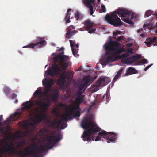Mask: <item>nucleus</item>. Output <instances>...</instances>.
Wrapping results in <instances>:
<instances>
[{
	"label": "nucleus",
	"mask_w": 157,
	"mask_h": 157,
	"mask_svg": "<svg viewBox=\"0 0 157 157\" xmlns=\"http://www.w3.org/2000/svg\"><path fill=\"white\" fill-rule=\"evenodd\" d=\"M61 139L62 136L59 133H58L56 137L53 133L51 135L47 137V140L48 142L44 145L41 144L38 148L36 143H31L25 149L26 151L25 153H23L21 150L19 151L16 150V148L20 147L22 146L21 144L19 143V142L17 143V146L15 148L12 143H7L0 150L1 153H0V157H2V154L8 152L10 155L15 154L19 157H26L29 155H32L34 157H40L41 153L47 150L52 148L54 145Z\"/></svg>",
	"instance_id": "nucleus-1"
},
{
	"label": "nucleus",
	"mask_w": 157,
	"mask_h": 157,
	"mask_svg": "<svg viewBox=\"0 0 157 157\" xmlns=\"http://www.w3.org/2000/svg\"><path fill=\"white\" fill-rule=\"evenodd\" d=\"M117 14L124 22L131 25L134 24V23L130 20V18H132L133 14L127 10L121 9L118 10L117 11H115L111 12L110 15L107 14L105 17V20L109 23L114 27H120L122 25V22Z\"/></svg>",
	"instance_id": "nucleus-2"
},
{
	"label": "nucleus",
	"mask_w": 157,
	"mask_h": 157,
	"mask_svg": "<svg viewBox=\"0 0 157 157\" xmlns=\"http://www.w3.org/2000/svg\"><path fill=\"white\" fill-rule=\"evenodd\" d=\"M81 125L84 129L87 130L84 131L81 136L84 141H93L94 139V137H90L91 135L99 132L101 128L95 123L93 122L88 117L84 118L81 121Z\"/></svg>",
	"instance_id": "nucleus-3"
},
{
	"label": "nucleus",
	"mask_w": 157,
	"mask_h": 157,
	"mask_svg": "<svg viewBox=\"0 0 157 157\" xmlns=\"http://www.w3.org/2000/svg\"><path fill=\"white\" fill-rule=\"evenodd\" d=\"M118 47H121L120 43L116 41H113L110 39L105 45V49L106 51L105 55H111L115 56V58L117 59L120 57V54L126 51V49L124 48L118 49Z\"/></svg>",
	"instance_id": "nucleus-4"
},
{
	"label": "nucleus",
	"mask_w": 157,
	"mask_h": 157,
	"mask_svg": "<svg viewBox=\"0 0 157 157\" xmlns=\"http://www.w3.org/2000/svg\"><path fill=\"white\" fill-rule=\"evenodd\" d=\"M76 108L75 106L71 107V109L66 111L62 115V117L61 120H59L58 121L55 120L54 121H50L49 124L51 127H53L54 128H57L60 125L61 122L63 121H67L68 119H71V115L74 113L75 110Z\"/></svg>",
	"instance_id": "nucleus-5"
},
{
	"label": "nucleus",
	"mask_w": 157,
	"mask_h": 157,
	"mask_svg": "<svg viewBox=\"0 0 157 157\" xmlns=\"http://www.w3.org/2000/svg\"><path fill=\"white\" fill-rule=\"evenodd\" d=\"M64 52L63 51L61 53L57 54L53 58V60L54 63H56L58 60H59L60 63L61 68L63 70L67 69L69 64V62H66L69 59V56L64 55Z\"/></svg>",
	"instance_id": "nucleus-6"
},
{
	"label": "nucleus",
	"mask_w": 157,
	"mask_h": 157,
	"mask_svg": "<svg viewBox=\"0 0 157 157\" xmlns=\"http://www.w3.org/2000/svg\"><path fill=\"white\" fill-rule=\"evenodd\" d=\"M107 140L106 141L108 143L112 142L116 139V134L112 132H107L106 131L103 130L99 132L95 139L96 141L100 140L101 139L100 136Z\"/></svg>",
	"instance_id": "nucleus-7"
},
{
	"label": "nucleus",
	"mask_w": 157,
	"mask_h": 157,
	"mask_svg": "<svg viewBox=\"0 0 157 157\" xmlns=\"http://www.w3.org/2000/svg\"><path fill=\"white\" fill-rule=\"evenodd\" d=\"M61 71L59 66L56 64V63H53L51 67L48 69L47 72L48 75L51 77L56 76L57 77L60 74Z\"/></svg>",
	"instance_id": "nucleus-8"
},
{
	"label": "nucleus",
	"mask_w": 157,
	"mask_h": 157,
	"mask_svg": "<svg viewBox=\"0 0 157 157\" xmlns=\"http://www.w3.org/2000/svg\"><path fill=\"white\" fill-rule=\"evenodd\" d=\"M22 113L20 112H16L13 114L11 115L6 120H5L3 124H8L11 121H16L21 118Z\"/></svg>",
	"instance_id": "nucleus-9"
},
{
	"label": "nucleus",
	"mask_w": 157,
	"mask_h": 157,
	"mask_svg": "<svg viewBox=\"0 0 157 157\" xmlns=\"http://www.w3.org/2000/svg\"><path fill=\"white\" fill-rule=\"evenodd\" d=\"M84 24L85 26L84 27V30L88 31V33L90 34L94 32L96 30L95 28L90 29L93 27L94 23L89 20H86L84 22Z\"/></svg>",
	"instance_id": "nucleus-10"
},
{
	"label": "nucleus",
	"mask_w": 157,
	"mask_h": 157,
	"mask_svg": "<svg viewBox=\"0 0 157 157\" xmlns=\"http://www.w3.org/2000/svg\"><path fill=\"white\" fill-rule=\"evenodd\" d=\"M38 42L36 43H33L29 44L28 45L24 46L23 48H33L35 46H40L41 45H43L45 43V41L44 38L42 37H38L37 39Z\"/></svg>",
	"instance_id": "nucleus-11"
},
{
	"label": "nucleus",
	"mask_w": 157,
	"mask_h": 157,
	"mask_svg": "<svg viewBox=\"0 0 157 157\" xmlns=\"http://www.w3.org/2000/svg\"><path fill=\"white\" fill-rule=\"evenodd\" d=\"M85 97V95H82L81 96H79V97H77L75 99V100L74 101V103L76 105V106H75L74 105L71 106L69 107V110H70L71 109V107L72 106H75L76 108L75 109V111L76 110V109L79 108V105L80 103H81L84 100V97Z\"/></svg>",
	"instance_id": "nucleus-12"
},
{
	"label": "nucleus",
	"mask_w": 157,
	"mask_h": 157,
	"mask_svg": "<svg viewBox=\"0 0 157 157\" xmlns=\"http://www.w3.org/2000/svg\"><path fill=\"white\" fill-rule=\"evenodd\" d=\"M94 0H82V2L85 6L89 8L90 15H92L94 13L93 8L92 4L94 2Z\"/></svg>",
	"instance_id": "nucleus-13"
},
{
	"label": "nucleus",
	"mask_w": 157,
	"mask_h": 157,
	"mask_svg": "<svg viewBox=\"0 0 157 157\" xmlns=\"http://www.w3.org/2000/svg\"><path fill=\"white\" fill-rule=\"evenodd\" d=\"M35 102L36 105L41 107L44 110L46 109H47L48 107L50 106V103L49 100L46 103L39 100H36Z\"/></svg>",
	"instance_id": "nucleus-14"
},
{
	"label": "nucleus",
	"mask_w": 157,
	"mask_h": 157,
	"mask_svg": "<svg viewBox=\"0 0 157 157\" xmlns=\"http://www.w3.org/2000/svg\"><path fill=\"white\" fill-rule=\"evenodd\" d=\"M75 28V26L71 25L67 29L66 33V37L68 39L71 37L73 36V34L75 33L76 31L75 30L71 31V29H74Z\"/></svg>",
	"instance_id": "nucleus-15"
},
{
	"label": "nucleus",
	"mask_w": 157,
	"mask_h": 157,
	"mask_svg": "<svg viewBox=\"0 0 157 157\" xmlns=\"http://www.w3.org/2000/svg\"><path fill=\"white\" fill-rule=\"evenodd\" d=\"M117 58H115V56H113V57L111 56H109L103 60L102 64L106 65L110 63L117 60Z\"/></svg>",
	"instance_id": "nucleus-16"
},
{
	"label": "nucleus",
	"mask_w": 157,
	"mask_h": 157,
	"mask_svg": "<svg viewBox=\"0 0 157 157\" xmlns=\"http://www.w3.org/2000/svg\"><path fill=\"white\" fill-rule=\"evenodd\" d=\"M47 115L43 113H41L38 114L35 118V121L37 123L40 122L42 121L46 118Z\"/></svg>",
	"instance_id": "nucleus-17"
},
{
	"label": "nucleus",
	"mask_w": 157,
	"mask_h": 157,
	"mask_svg": "<svg viewBox=\"0 0 157 157\" xmlns=\"http://www.w3.org/2000/svg\"><path fill=\"white\" fill-rule=\"evenodd\" d=\"M137 73L138 71L136 70L132 67H130L126 70V74L124 75H123V76H127L131 74H135Z\"/></svg>",
	"instance_id": "nucleus-18"
},
{
	"label": "nucleus",
	"mask_w": 157,
	"mask_h": 157,
	"mask_svg": "<svg viewBox=\"0 0 157 157\" xmlns=\"http://www.w3.org/2000/svg\"><path fill=\"white\" fill-rule=\"evenodd\" d=\"M45 80L46 81H43L42 83L43 85H47V86H50L51 88V86L54 84V81L52 79H51L49 80H47V78H45Z\"/></svg>",
	"instance_id": "nucleus-19"
},
{
	"label": "nucleus",
	"mask_w": 157,
	"mask_h": 157,
	"mask_svg": "<svg viewBox=\"0 0 157 157\" xmlns=\"http://www.w3.org/2000/svg\"><path fill=\"white\" fill-rule=\"evenodd\" d=\"M91 78L89 77H84L82 81V84L86 86L88 84H90V82Z\"/></svg>",
	"instance_id": "nucleus-20"
},
{
	"label": "nucleus",
	"mask_w": 157,
	"mask_h": 157,
	"mask_svg": "<svg viewBox=\"0 0 157 157\" xmlns=\"http://www.w3.org/2000/svg\"><path fill=\"white\" fill-rule=\"evenodd\" d=\"M105 85L103 77L100 78L97 81L96 86H104Z\"/></svg>",
	"instance_id": "nucleus-21"
},
{
	"label": "nucleus",
	"mask_w": 157,
	"mask_h": 157,
	"mask_svg": "<svg viewBox=\"0 0 157 157\" xmlns=\"http://www.w3.org/2000/svg\"><path fill=\"white\" fill-rule=\"evenodd\" d=\"M71 10L70 9H69L67 11V13L66 14L65 17V19L66 23H70L71 21L70 20V12L71 11Z\"/></svg>",
	"instance_id": "nucleus-22"
},
{
	"label": "nucleus",
	"mask_w": 157,
	"mask_h": 157,
	"mask_svg": "<svg viewBox=\"0 0 157 157\" xmlns=\"http://www.w3.org/2000/svg\"><path fill=\"white\" fill-rule=\"evenodd\" d=\"M70 42L72 53L74 56H75V54H77L76 49L73 47L75 44V42L74 41L70 40Z\"/></svg>",
	"instance_id": "nucleus-23"
},
{
	"label": "nucleus",
	"mask_w": 157,
	"mask_h": 157,
	"mask_svg": "<svg viewBox=\"0 0 157 157\" xmlns=\"http://www.w3.org/2000/svg\"><path fill=\"white\" fill-rule=\"evenodd\" d=\"M22 105L24 106L23 108L27 110H29L32 106L33 104L31 103H28V102H24Z\"/></svg>",
	"instance_id": "nucleus-24"
},
{
	"label": "nucleus",
	"mask_w": 157,
	"mask_h": 157,
	"mask_svg": "<svg viewBox=\"0 0 157 157\" xmlns=\"http://www.w3.org/2000/svg\"><path fill=\"white\" fill-rule=\"evenodd\" d=\"M123 70V69H121L118 71L117 74L113 78V82H115L118 79V78L120 77V76Z\"/></svg>",
	"instance_id": "nucleus-25"
},
{
	"label": "nucleus",
	"mask_w": 157,
	"mask_h": 157,
	"mask_svg": "<svg viewBox=\"0 0 157 157\" xmlns=\"http://www.w3.org/2000/svg\"><path fill=\"white\" fill-rule=\"evenodd\" d=\"M135 61L134 59L132 56L130 57L125 59L124 63L128 64H132Z\"/></svg>",
	"instance_id": "nucleus-26"
},
{
	"label": "nucleus",
	"mask_w": 157,
	"mask_h": 157,
	"mask_svg": "<svg viewBox=\"0 0 157 157\" xmlns=\"http://www.w3.org/2000/svg\"><path fill=\"white\" fill-rule=\"evenodd\" d=\"M65 83V80L60 77L57 81V83L60 86H64Z\"/></svg>",
	"instance_id": "nucleus-27"
},
{
	"label": "nucleus",
	"mask_w": 157,
	"mask_h": 157,
	"mask_svg": "<svg viewBox=\"0 0 157 157\" xmlns=\"http://www.w3.org/2000/svg\"><path fill=\"white\" fill-rule=\"evenodd\" d=\"M59 96L58 91H57L54 93L52 95L50 96L52 100L54 102L56 100Z\"/></svg>",
	"instance_id": "nucleus-28"
},
{
	"label": "nucleus",
	"mask_w": 157,
	"mask_h": 157,
	"mask_svg": "<svg viewBox=\"0 0 157 157\" xmlns=\"http://www.w3.org/2000/svg\"><path fill=\"white\" fill-rule=\"evenodd\" d=\"M67 72L65 71H63L62 73L61 74L60 77L65 80L66 78H69V76L67 75Z\"/></svg>",
	"instance_id": "nucleus-29"
},
{
	"label": "nucleus",
	"mask_w": 157,
	"mask_h": 157,
	"mask_svg": "<svg viewBox=\"0 0 157 157\" xmlns=\"http://www.w3.org/2000/svg\"><path fill=\"white\" fill-rule=\"evenodd\" d=\"M147 59L145 58L142 59L138 62V65L144 64L147 62Z\"/></svg>",
	"instance_id": "nucleus-30"
},
{
	"label": "nucleus",
	"mask_w": 157,
	"mask_h": 157,
	"mask_svg": "<svg viewBox=\"0 0 157 157\" xmlns=\"http://www.w3.org/2000/svg\"><path fill=\"white\" fill-rule=\"evenodd\" d=\"M130 55L128 52H126L124 53L121 55L119 57L120 59H123L128 57Z\"/></svg>",
	"instance_id": "nucleus-31"
},
{
	"label": "nucleus",
	"mask_w": 157,
	"mask_h": 157,
	"mask_svg": "<svg viewBox=\"0 0 157 157\" xmlns=\"http://www.w3.org/2000/svg\"><path fill=\"white\" fill-rule=\"evenodd\" d=\"M29 132V131L28 130H26L25 131L22 132L21 133V134L20 135V137H24L26 136Z\"/></svg>",
	"instance_id": "nucleus-32"
},
{
	"label": "nucleus",
	"mask_w": 157,
	"mask_h": 157,
	"mask_svg": "<svg viewBox=\"0 0 157 157\" xmlns=\"http://www.w3.org/2000/svg\"><path fill=\"white\" fill-rule=\"evenodd\" d=\"M75 17L76 19L78 20L82 17V15L79 12L77 11L75 14Z\"/></svg>",
	"instance_id": "nucleus-33"
},
{
	"label": "nucleus",
	"mask_w": 157,
	"mask_h": 157,
	"mask_svg": "<svg viewBox=\"0 0 157 157\" xmlns=\"http://www.w3.org/2000/svg\"><path fill=\"white\" fill-rule=\"evenodd\" d=\"M41 88H38L37 90H36L34 93L33 95L36 96L37 95L41 93Z\"/></svg>",
	"instance_id": "nucleus-34"
},
{
	"label": "nucleus",
	"mask_w": 157,
	"mask_h": 157,
	"mask_svg": "<svg viewBox=\"0 0 157 157\" xmlns=\"http://www.w3.org/2000/svg\"><path fill=\"white\" fill-rule=\"evenodd\" d=\"M152 13V11L151 10H148L146 11L144 17H147L151 15Z\"/></svg>",
	"instance_id": "nucleus-35"
},
{
	"label": "nucleus",
	"mask_w": 157,
	"mask_h": 157,
	"mask_svg": "<svg viewBox=\"0 0 157 157\" xmlns=\"http://www.w3.org/2000/svg\"><path fill=\"white\" fill-rule=\"evenodd\" d=\"M51 87L50 86H47L45 87L44 89V91L45 94H48L49 93V91L50 90Z\"/></svg>",
	"instance_id": "nucleus-36"
},
{
	"label": "nucleus",
	"mask_w": 157,
	"mask_h": 157,
	"mask_svg": "<svg viewBox=\"0 0 157 157\" xmlns=\"http://www.w3.org/2000/svg\"><path fill=\"white\" fill-rule=\"evenodd\" d=\"M141 55L140 54H136V55H134L132 56L135 61L136 59H139L141 58Z\"/></svg>",
	"instance_id": "nucleus-37"
},
{
	"label": "nucleus",
	"mask_w": 157,
	"mask_h": 157,
	"mask_svg": "<svg viewBox=\"0 0 157 157\" xmlns=\"http://www.w3.org/2000/svg\"><path fill=\"white\" fill-rule=\"evenodd\" d=\"M104 81H105V82L106 85L107 83H109L110 81V79L107 77H103Z\"/></svg>",
	"instance_id": "nucleus-38"
},
{
	"label": "nucleus",
	"mask_w": 157,
	"mask_h": 157,
	"mask_svg": "<svg viewBox=\"0 0 157 157\" xmlns=\"http://www.w3.org/2000/svg\"><path fill=\"white\" fill-rule=\"evenodd\" d=\"M100 10L101 11V12H105L106 11V8L104 5H103L101 6V7L100 9Z\"/></svg>",
	"instance_id": "nucleus-39"
},
{
	"label": "nucleus",
	"mask_w": 157,
	"mask_h": 157,
	"mask_svg": "<svg viewBox=\"0 0 157 157\" xmlns=\"http://www.w3.org/2000/svg\"><path fill=\"white\" fill-rule=\"evenodd\" d=\"M4 92L6 94H9L10 92V90L8 87H6L4 88Z\"/></svg>",
	"instance_id": "nucleus-40"
},
{
	"label": "nucleus",
	"mask_w": 157,
	"mask_h": 157,
	"mask_svg": "<svg viewBox=\"0 0 157 157\" xmlns=\"http://www.w3.org/2000/svg\"><path fill=\"white\" fill-rule=\"evenodd\" d=\"M60 128L61 129H64L67 126V124L66 123H62L61 122V124H60Z\"/></svg>",
	"instance_id": "nucleus-41"
},
{
	"label": "nucleus",
	"mask_w": 157,
	"mask_h": 157,
	"mask_svg": "<svg viewBox=\"0 0 157 157\" xmlns=\"http://www.w3.org/2000/svg\"><path fill=\"white\" fill-rule=\"evenodd\" d=\"M146 40L147 41L145 42L146 44L149 46L151 44V42L150 40L148 39V37L146 39Z\"/></svg>",
	"instance_id": "nucleus-42"
},
{
	"label": "nucleus",
	"mask_w": 157,
	"mask_h": 157,
	"mask_svg": "<svg viewBox=\"0 0 157 157\" xmlns=\"http://www.w3.org/2000/svg\"><path fill=\"white\" fill-rule=\"evenodd\" d=\"M124 38V36H122L118 37L117 38V42H120L121 40H123Z\"/></svg>",
	"instance_id": "nucleus-43"
},
{
	"label": "nucleus",
	"mask_w": 157,
	"mask_h": 157,
	"mask_svg": "<svg viewBox=\"0 0 157 157\" xmlns=\"http://www.w3.org/2000/svg\"><path fill=\"white\" fill-rule=\"evenodd\" d=\"M148 39L150 40L151 42L154 43L155 42L156 40V38L155 37H154L153 38H151L150 37H148Z\"/></svg>",
	"instance_id": "nucleus-44"
},
{
	"label": "nucleus",
	"mask_w": 157,
	"mask_h": 157,
	"mask_svg": "<svg viewBox=\"0 0 157 157\" xmlns=\"http://www.w3.org/2000/svg\"><path fill=\"white\" fill-rule=\"evenodd\" d=\"M105 99L107 102H108L110 99V96L107 94H105Z\"/></svg>",
	"instance_id": "nucleus-45"
},
{
	"label": "nucleus",
	"mask_w": 157,
	"mask_h": 157,
	"mask_svg": "<svg viewBox=\"0 0 157 157\" xmlns=\"http://www.w3.org/2000/svg\"><path fill=\"white\" fill-rule=\"evenodd\" d=\"M127 51L128 52V53L130 54H132L133 53V49L132 48H128L127 49Z\"/></svg>",
	"instance_id": "nucleus-46"
},
{
	"label": "nucleus",
	"mask_w": 157,
	"mask_h": 157,
	"mask_svg": "<svg viewBox=\"0 0 157 157\" xmlns=\"http://www.w3.org/2000/svg\"><path fill=\"white\" fill-rule=\"evenodd\" d=\"M85 86L84 85L82 84V83H81V85H80V86L79 87V90L82 91V90L83 89Z\"/></svg>",
	"instance_id": "nucleus-47"
},
{
	"label": "nucleus",
	"mask_w": 157,
	"mask_h": 157,
	"mask_svg": "<svg viewBox=\"0 0 157 157\" xmlns=\"http://www.w3.org/2000/svg\"><path fill=\"white\" fill-rule=\"evenodd\" d=\"M120 32L119 31H115V32H113V34L115 36L118 35V34H120Z\"/></svg>",
	"instance_id": "nucleus-48"
},
{
	"label": "nucleus",
	"mask_w": 157,
	"mask_h": 157,
	"mask_svg": "<svg viewBox=\"0 0 157 157\" xmlns=\"http://www.w3.org/2000/svg\"><path fill=\"white\" fill-rule=\"evenodd\" d=\"M82 91L79 90L77 92V94L78 95V97H79V96H81V95H82Z\"/></svg>",
	"instance_id": "nucleus-49"
},
{
	"label": "nucleus",
	"mask_w": 157,
	"mask_h": 157,
	"mask_svg": "<svg viewBox=\"0 0 157 157\" xmlns=\"http://www.w3.org/2000/svg\"><path fill=\"white\" fill-rule=\"evenodd\" d=\"M132 45H133V44L132 43H128V44H126V46L128 48H129V47H131V46H132Z\"/></svg>",
	"instance_id": "nucleus-50"
},
{
	"label": "nucleus",
	"mask_w": 157,
	"mask_h": 157,
	"mask_svg": "<svg viewBox=\"0 0 157 157\" xmlns=\"http://www.w3.org/2000/svg\"><path fill=\"white\" fill-rule=\"evenodd\" d=\"M19 143L21 144L22 146L26 143V142L24 140L21 141L19 142Z\"/></svg>",
	"instance_id": "nucleus-51"
},
{
	"label": "nucleus",
	"mask_w": 157,
	"mask_h": 157,
	"mask_svg": "<svg viewBox=\"0 0 157 157\" xmlns=\"http://www.w3.org/2000/svg\"><path fill=\"white\" fill-rule=\"evenodd\" d=\"M4 130V128L3 127H0V133H2Z\"/></svg>",
	"instance_id": "nucleus-52"
},
{
	"label": "nucleus",
	"mask_w": 157,
	"mask_h": 157,
	"mask_svg": "<svg viewBox=\"0 0 157 157\" xmlns=\"http://www.w3.org/2000/svg\"><path fill=\"white\" fill-rule=\"evenodd\" d=\"M97 77V76H96L94 77L93 78H91L90 82V84L92 83V82L93 81H94L96 78Z\"/></svg>",
	"instance_id": "nucleus-53"
},
{
	"label": "nucleus",
	"mask_w": 157,
	"mask_h": 157,
	"mask_svg": "<svg viewBox=\"0 0 157 157\" xmlns=\"http://www.w3.org/2000/svg\"><path fill=\"white\" fill-rule=\"evenodd\" d=\"M151 65L152 64L149 65L148 66H147L145 68L144 71H147L150 67Z\"/></svg>",
	"instance_id": "nucleus-54"
},
{
	"label": "nucleus",
	"mask_w": 157,
	"mask_h": 157,
	"mask_svg": "<svg viewBox=\"0 0 157 157\" xmlns=\"http://www.w3.org/2000/svg\"><path fill=\"white\" fill-rule=\"evenodd\" d=\"M3 116L2 115H0V125L2 124V123L1 122V121L3 120Z\"/></svg>",
	"instance_id": "nucleus-55"
},
{
	"label": "nucleus",
	"mask_w": 157,
	"mask_h": 157,
	"mask_svg": "<svg viewBox=\"0 0 157 157\" xmlns=\"http://www.w3.org/2000/svg\"><path fill=\"white\" fill-rule=\"evenodd\" d=\"M76 116L77 117H79L80 115V113L79 112H77L75 113Z\"/></svg>",
	"instance_id": "nucleus-56"
},
{
	"label": "nucleus",
	"mask_w": 157,
	"mask_h": 157,
	"mask_svg": "<svg viewBox=\"0 0 157 157\" xmlns=\"http://www.w3.org/2000/svg\"><path fill=\"white\" fill-rule=\"evenodd\" d=\"M17 95L15 93H13L12 95V98H15L17 97Z\"/></svg>",
	"instance_id": "nucleus-57"
},
{
	"label": "nucleus",
	"mask_w": 157,
	"mask_h": 157,
	"mask_svg": "<svg viewBox=\"0 0 157 157\" xmlns=\"http://www.w3.org/2000/svg\"><path fill=\"white\" fill-rule=\"evenodd\" d=\"M64 48L63 47H62L60 49H59L58 50V51H61L62 50H64Z\"/></svg>",
	"instance_id": "nucleus-58"
},
{
	"label": "nucleus",
	"mask_w": 157,
	"mask_h": 157,
	"mask_svg": "<svg viewBox=\"0 0 157 157\" xmlns=\"http://www.w3.org/2000/svg\"><path fill=\"white\" fill-rule=\"evenodd\" d=\"M143 30V29H140L137 31V32L138 33L140 32L141 31H142Z\"/></svg>",
	"instance_id": "nucleus-59"
},
{
	"label": "nucleus",
	"mask_w": 157,
	"mask_h": 157,
	"mask_svg": "<svg viewBox=\"0 0 157 157\" xmlns=\"http://www.w3.org/2000/svg\"><path fill=\"white\" fill-rule=\"evenodd\" d=\"M140 36L141 37H144V34H140Z\"/></svg>",
	"instance_id": "nucleus-60"
},
{
	"label": "nucleus",
	"mask_w": 157,
	"mask_h": 157,
	"mask_svg": "<svg viewBox=\"0 0 157 157\" xmlns=\"http://www.w3.org/2000/svg\"><path fill=\"white\" fill-rule=\"evenodd\" d=\"M75 46L77 48H78L79 47V45L78 44H76L75 45Z\"/></svg>",
	"instance_id": "nucleus-61"
},
{
	"label": "nucleus",
	"mask_w": 157,
	"mask_h": 157,
	"mask_svg": "<svg viewBox=\"0 0 157 157\" xmlns=\"http://www.w3.org/2000/svg\"><path fill=\"white\" fill-rule=\"evenodd\" d=\"M105 97V95H104L102 97V99H104Z\"/></svg>",
	"instance_id": "nucleus-62"
},
{
	"label": "nucleus",
	"mask_w": 157,
	"mask_h": 157,
	"mask_svg": "<svg viewBox=\"0 0 157 157\" xmlns=\"http://www.w3.org/2000/svg\"><path fill=\"white\" fill-rule=\"evenodd\" d=\"M155 16L156 18L157 19V13H156Z\"/></svg>",
	"instance_id": "nucleus-63"
},
{
	"label": "nucleus",
	"mask_w": 157,
	"mask_h": 157,
	"mask_svg": "<svg viewBox=\"0 0 157 157\" xmlns=\"http://www.w3.org/2000/svg\"><path fill=\"white\" fill-rule=\"evenodd\" d=\"M80 30H81V31H82V29H81V28H80Z\"/></svg>",
	"instance_id": "nucleus-64"
}]
</instances>
